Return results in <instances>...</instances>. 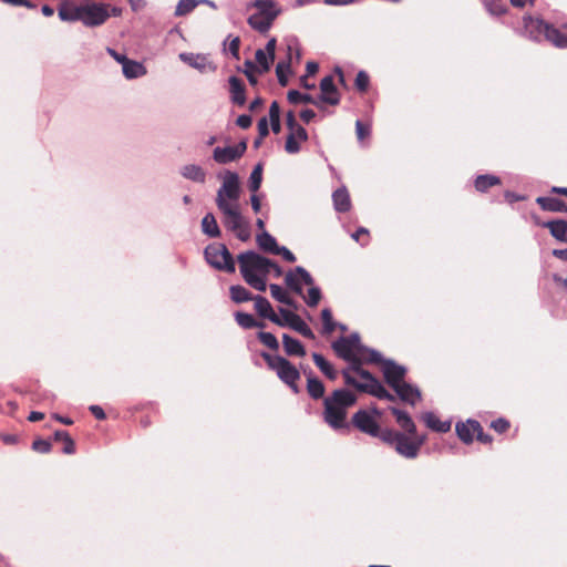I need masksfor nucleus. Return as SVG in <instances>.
<instances>
[{
  "instance_id": "23",
  "label": "nucleus",
  "mask_w": 567,
  "mask_h": 567,
  "mask_svg": "<svg viewBox=\"0 0 567 567\" xmlns=\"http://www.w3.org/2000/svg\"><path fill=\"white\" fill-rule=\"evenodd\" d=\"M229 90L233 103L243 106L246 103V90L241 80L231 75L229 78Z\"/></svg>"
},
{
  "instance_id": "7",
  "label": "nucleus",
  "mask_w": 567,
  "mask_h": 567,
  "mask_svg": "<svg viewBox=\"0 0 567 567\" xmlns=\"http://www.w3.org/2000/svg\"><path fill=\"white\" fill-rule=\"evenodd\" d=\"M261 357L268 368L275 371L277 377L287 384L293 393H299L297 382L300 379V372L289 360L281 355H272L268 352H262Z\"/></svg>"
},
{
  "instance_id": "11",
  "label": "nucleus",
  "mask_w": 567,
  "mask_h": 567,
  "mask_svg": "<svg viewBox=\"0 0 567 567\" xmlns=\"http://www.w3.org/2000/svg\"><path fill=\"white\" fill-rule=\"evenodd\" d=\"M287 51V61H280L276 65V75L281 86H286L288 84L291 60L296 58L297 62H299L301 59L300 45L296 38L288 41Z\"/></svg>"
},
{
  "instance_id": "16",
  "label": "nucleus",
  "mask_w": 567,
  "mask_h": 567,
  "mask_svg": "<svg viewBox=\"0 0 567 567\" xmlns=\"http://www.w3.org/2000/svg\"><path fill=\"white\" fill-rule=\"evenodd\" d=\"M317 100L319 101V107L321 103L329 105H338L340 103V93L334 85L332 75H327L320 81V95Z\"/></svg>"
},
{
  "instance_id": "28",
  "label": "nucleus",
  "mask_w": 567,
  "mask_h": 567,
  "mask_svg": "<svg viewBox=\"0 0 567 567\" xmlns=\"http://www.w3.org/2000/svg\"><path fill=\"white\" fill-rule=\"evenodd\" d=\"M422 419L426 426L435 432L446 433L451 430V422L441 421L433 412L424 413Z\"/></svg>"
},
{
  "instance_id": "52",
  "label": "nucleus",
  "mask_w": 567,
  "mask_h": 567,
  "mask_svg": "<svg viewBox=\"0 0 567 567\" xmlns=\"http://www.w3.org/2000/svg\"><path fill=\"white\" fill-rule=\"evenodd\" d=\"M370 83V79L367 72L359 71L355 76V86L359 91L364 92L367 91Z\"/></svg>"
},
{
  "instance_id": "15",
  "label": "nucleus",
  "mask_w": 567,
  "mask_h": 567,
  "mask_svg": "<svg viewBox=\"0 0 567 567\" xmlns=\"http://www.w3.org/2000/svg\"><path fill=\"white\" fill-rule=\"evenodd\" d=\"M382 372L385 382L393 390L402 384L406 374V369L403 365L396 364L392 360H386L383 362Z\"/></svg>"
},
{
  "instance_id": "57",
  "label": "nucleus",
  "mask_w": 567,
  "mask_h": 567,
  "mask_svg": "<svg viewBox=\"0 0 567 567\" xmlns=\"http://www.w3.org/2000/svg\"><path fill=\"white\" fill-rule=\"evenodd\" d=\"M491 426L497 433H504L509 429V422L503 417H499L491 423Z\"/></svg>"
},
{
  "instance_id": "19",
  "label": "nucleus",
  "mask_w": 567,
  "mask_h": 567,
  "mask_svg": "<svg viewBox=\"0 0 567 567\" xmlns=\"http://www.w3.org/2000/svg\"><path fill=\"white\" fill-rule=\"evenodd\" d=\"M394 391L396 395L400 398V400L413 406L416 404L417 401L421 400L420 390L408 382H403L398 388H395Z\"/></svg>"
},
{
  "instance_id": "55",
  "label": "nucleus",
  "mask_w": 567,
  "mask_h": 567,
  "mask_svg": "<svg viewBox=\"0 0 567 567\" xmlns=\"http://www.w3.org/2000/svg\"><path fill=\"white\" fill-rule=\"evenodd\" d=\"M355 133L359 141H363L369 137L371 134L370 126L368 124L362 123L360 120L355 122Z\"/></svg>"
},
{
  "instance_id": "1",
  "label": "nucleus",
  "mask_w": 567,
  "mask_h": 567,
  "mask_svg": "<svg viewBox=\"0 0 567 567\" xmlns=\"http://www.w3.org/2000/svg\"><path fill=\"white\" fill-rule=\"evenodd\" d=\"M240 185L236 173L227 171L223 184L217 190L216 205L223 214L224 226L241 241L250 239L249 221L244 218L239 207Z\"/></svg>"
},
{
  "instance_id": "3",
  "label": "nucleus",
  "mask_w": 567,
  "mask_h": 567,
  "mask_svg": "<svg viewBox=\"0 0 567 567\" xmlns=\"http://www.w3.org/2000/svg\"><path fill=\"white\" fill-rule=\"evenodd\" d=\"M357 403V395L347 389H337L323 399V420L333 430L348 429V409Z\"/></svg>"
},
{
  "instance_id": "44",
  "label": "nucleus",
  "mask_w": 567,
  "mask_h": 567,
  "mask_svg": "<svg viewBox=\"0 0 567 567\" xmlns=\"http://www.w3.org/2000/svg\"><path fill=\"white\" fill-rule=\"evenodd\" d=\"M256 62L258 64V72L265 73L269 71L271 63L275 59H271L270 55H268L262 49H258L255 54Z\"/></svg>"
},
{
  "instance_id": "48",
  "label": "nucleus",
  "mask_w": 567,
  "mask_h": 567,
  "mask_svg": "<svg viewBox=\"0 0 567 567\" xmlns=\"http://www.w3.org/2000/svg\"><path fill=\"white\" fill-rule=\"evenodd\" d=\"M279 313L280 316H278V322H274L275 324L279 326V327H290L291 326V322H293V320L298 317L297 313L288 310V309H285V308H279Z\"/></svg>"
},
{
  "instance_id": "51",
  "label": "nucleus",
  "mask_w": 567,
  "mask_h": 567,
  "mask_svg": "<svg viewBox=\"0 0 567 567\" xmlns=\"http://www.w3.org/2000/svg\"><path fill=\"white\" fill-rule=\"evenodd\" d=\"M321 319H322V322H323V330H324V332L326 333L333 332L334 328H336V323L333 322L332 312H331L330 309L324 308L321 311Z\"/></svg>"
},
{
  "instance_id": "27",
  "label": "nucleus",
  "mask_w": 567,
  "mask_h": 567,
  "mask_svg": "<svg viewBox=\"0 0 567 567\" xmlns=\"http://www.w3.org/2000/svg\"><path fill=\"white\" fill-rule=\"evenodd\" d=\"M282 344L285 352L288 355H296V357H305L306 355V349L303 344L298 340L289 334L285 333L282 336Z\"/></svg>"
},
{
  "instance_id": "56",
  "label": "nucleus",
  "mask_w": 567,
  "mask_h": 567,
  "mask_svg": "<svg viewBox=\"0 0 567 567\" xmlns=\"http://www.w3.org/2000/svg\"><path fill=\"white\" fill-rule=\"evenodd\" d=\"M300 141L295 138L293 135H288L285 143V150L289 154H296L300 151Z\"/></svg>"
},
{
  "instance_id": "30",
  "label": "nucleus",
  "mask_w": 567,
  "mask_h": 567,
  "mask_svg": "<svg viewBox=\"0 0 567 567\" xmlns=\"http://www.w3.org/2000/svg\"><path fill=\"white\" fill-rule=\"evenodd\" d=\"M82 9L81 6L64 4L59 9V17L62 21L74 22L82 21Z\"/></svg>"
},
{
  "instance_id": "8",
  "label": "nucleus",
  "mask_w": 567,
  "mask_h": 567,
  "mask_svg": "<svg viewBox=\"0 0 567 567\" xmlns=\"http://www.w3.org/2000/svg\"><path fill=\"white\" fill-rule=\"evenodd\" d=\"M204 255L206 261L214 268L230 274L235 272V260L224 244L213 243L208 245L205 248Z\"/></svg>"
},
{
  "instance_id": "40",
  "label": "nucleus",
  "mask_w": 567,
  "mask_h": 567,
  "mask_svg": "<svg viewBox=\"0 0 567 567\" xmlns=\"http://www.w3.org/2000/svg\"><path fill=\"white\" fill-rule=\"evenodd\" d=\"M257 244L260 247V249L271 254H274L275 250L278 248L276 238L267 231H262L261 234L257 235Z\"/></svg>"
},
{
  "instance_id": "31",
  "label": "nucleus",
  "mask_w": 567,
  "mask_h": 567,
  "mask_svg": "<svg viewBox=\"0 0 567 567\" xmlns=\"http://www.w3.org/2000/svg\"><path fill=\"white\" fill-rule=\"evenodd\" d=\"M312 359L318 369L330 380H336L338 378V371L333 368V365L324 359L320 353H312Z\"/></svg>"
},
{
  "instance_id": "34",
  "label": "nucleus",
  "mask_w": 567,
  "mask_h": 567,
  "mask_svg": "<svg viewBox=\"0 0 567 567\" xmlns=\"http://www.w3.org/2000/svg\"><path fill=\"white\" fill-rule=\"evenodd\" d=\"M181 173L185 178L197 183H204L206 178L204 169L195 164L185 165Z\"/></svg>"
},
{
  "instance_id": "13",
  "label": "nucleus",
  "mask_w": 567,
  "mask_h": 567,
  "mask_svg": "<svg viewBox=\"0 0 567 567\" xmlns=\"http://www.w3.org/2000/svg\"><path fill=\"white\" fill-rule=\"evenodd\" d=\"M247 150L246 141H241L236 145L226 147H216L213 152V158L219 164H227L240 158Z\"/></svg>"
},
{
  "instance_id": "29",
  "label": "nucleus",
  "mask_w": 567,
  "mask_h": 567,
  "mask_svg": "<svg viewBox=\"0 0 567 567\" xmlns=\"http://www.w3.org/2000/svg\"><path fill=\"white\" fill-rule=\"evenodd\" d=\"M334 209L339 213H346L351 208V200L348 190L342 187L332 194Z\"/></svg>"
},
{
  "instance_id": "63",
  "label": "nucleus",
  "mask_w": 567,
  "mask_h": 567,
  "mask_svg": "<svg viewBox=\"0 0 567 567\" xmlns=\"http://www.w3.org/2000/svg\"><path fill=\"white\" fill-rule=\"evenodd\" d=\"M485 6L488 12L494 16H499L505 12V9L503 8L502 4L486 2Z\"/></svg>"
},
{
  "instance_id": "60",
  "label": "nucleus",
  "mask_w": 567,
  "mask_h": 567,
  "mask_svg": "<svg viewBox=\"0 0 567 567\" xmlns=\"http://www.w3.org/2000/svg\"><path fill=\"white\" fill-rule=\"evenodd\" d=\"M62 443H63V449H62V452L64 454H73L75 452V444H74V441L73 439L69 435H66L63 440H62Z\"/></svg>"
},
{
  "instance_id": "45",
  "label": "nucleus",
  "mask_w": 567,
  "mask_h": 567,
  "mask_svg": "<svg viewBox=\"0 0 567 567\" xmlns=\"http://www.w3.org/2000/svg\"><path fill=\"white\" fill-rule=\"evenodd\" d=\"M289 328L299 332L305 338L315 339V333L312 332L310 327L305 322V320L299 315L293 320V322H291V326Z\"/></svg>"
},
{
  "instance_id": "4",
  "label": "nucleus",
  "mask_w": 567,
  "mask_h": 567,
  "mask_svg": "<svg viewBox=\"0 0 567 567\" xmlns=\"http://www.w3.org/2000/svg\"><path fill=\"white\" fill-rule=\"evenodd\" d=\"M238 264L244 280L251 288L261 292L266 291L271 260L252 250H248L238 255Z\"/></svg>"
},
{
  "instance_id": "17",
  "label": "nucleus",
  "mask_w": 567,
  "mask_h": 567,
  "mask_svg": "<svg viewBox=\"0 0 567 567\" xmlns=\"http://www.w3.org/2000/svg\"><path fill=\"white\" fill-rule=\"evenodd\" d=\"M179 59L184 63L188 64L189 66L196 70H199L200 72H205L207 70H215V66H213L212 62L204 54L183 52L179 54Z\"/></svg>"
},
{
  "instance_id": "54",
  "label": "nucleus",
  "mask_w": 567,
  "mask_h": 567,
  "mask_svg": "<svg viewBox=\"0 0 567 567\" xmlns=\"http://www.w3.org/2000/svg\"><path fill=\"white\" fill-rule=\"evenodd\" d=\"M32 449H33V451H35L38 453L45 454L51 451L52 444L48 440L39 439V440L33 441Z\"/></svg>"
},
{
  "instance_id": "9",
  "label": "nucleus",
  "mask_w": 567,
  "mask_h": 567,
  "mask_svg": "<svg viewBox=\"0 0 567 567\" xmlns=\"http://www.w3.org/2000/svg\"><path fill=\"white\" fill-rule=\"evenodd\" d=\"M352 388L361 393H368L380 400L395 401V396L391 394L370 372H362V379L359 380Z\"/></svg>"
},
{
  "instance_id": "42",
  "label": "nucleus",
  "mask_w": 567,
  "mask_h": 567,
  "mask_svg": "<svg viewBox=\"0 0 567 567\" xmlns=\"http://www.w3.org/2000/svg\"><path fill=\"white\" fill-rule=\"evenodd\" d=\"M270 295L277 301L286 305V306H295L293 300L288 296L287 291L277 284H271L269 286Z\"/></svg>"
},
{
  "instance_id": "37",
  "label": "nucleus",
  "mask_w": 567,
  "mask_h": 567,
  "mask_svg": "<svg viewBox=\"0 0 567 567\" xmlns=\"http://www.w3.org/2000/svg\"><path fill=\"white\" fill-rule=\"evenodd\" d=\"M287 100L291 104L309 103L319 107V101L317 99L310 94L301 93L297 90H290L287 94Z\"/></svg>"
},
{
  "instance_id": "33",
  "label": "nucleus",
  "mask_w": 567,
  "mask_h": 567,
  "mask_svg": "<svg viewBox=\"0 0 567 567\" xmlns=\"http://www.w3.org/2000/svg\"><path fill=\"white\" fill-rule=\"evenodd\" d=\"M122 71L127 79H137L146 74V68L141 62L130 59L124 63Z\"/></svg>"
},
{
  "instance_id": "41",
  "label": "nucleus",
  "mask_w": 567,
  "mask_h": 567,
  "mask_svg": "<svg viewBox=\"0 0 567 567\" xmlns=\"http://www.w3.org/2000/svg\"><path fill=\"white\" fill-rule=\"evenodd\" d=\"M230 298L236 303L246 302L252 300L255 297L247 290L245 287L240 285H234L229 288Z\"/></svg>"
},
{
  "instance_id": "5",
  "label": "nucleus",
  "mask_w": 567,
  "mask_h": 567,
  "mask_svg": "<svg viewBox=\"0 0 567 567\" xmlns=\"http://www.w3.org/2000/svg\"><path fill=\"white\" fill-rule=\"evenodd\" d=\"M285 282L287 287L299 296H303L302 284L309 286L307 297H303L309 307H316L321 299V291L313 286V278L303 267L297 266L293 270L286 274Z\"/></svg>"
},
{
  "instance_id": "6",
  "label": "nucleus",
  "mask_w": 567,
  "mask_h": 567,
  "mask_svg": "<svg viewBox=\"0 0 567 567\" xmlns=\"http://www.w3.org/2000/svg\"><path fill=\"white\" fill-rule=\"evenodd\" d=\"M525 30L534 40H539L543 35L547 41L555 47L565 49L567 48V35L560 32L553 24L544 21L543 19L528 17L525 19Z\"/></svg>"
},
{
  "instance_id": "39",
  "label": "nucleus",
  "mask_w": 567,
  "mask_h": 567,
  "mask_svg": "<svg viewBox=\"0 0 567 567\" xmlns=\"http://www.w3.org/2000/svg\"><path fill=\"white\" fill-rule=\"evenodd\" d=\"M498 184H501L499 177L489 174L477 176L474 183L475 188L482 193Z\"/></svg>"
},
{
  "instance_id": "47",
  "label": "nucleus",
  "mask_w": 567,
  "mask_h": 567,
  "mask_svg": "<svg viewBox=\"0 0 567 567\" xmlns=\"http://www.w3.org/2000/svg\"><path fill=\"white\" fill-rule=\"evenodd\" d=\"M401 435H402L401 432L390 430V429L381 430V427H379V434L377 437L381 439L382 442L395 447Z\"/></svg>"
},
{
  "instance_id": "14",
  "label": "nucleus",
  "mask_w": 567,
  "mask_h": 567,
  "mask_svg": "<svg viewBox=\"0 0 567 567\" xmlns=\"http://www.w3.org/2000/svg\"><path fill=\"white\" fill-rule=\"evenodd\" d=\"M424 436L412 440L409 434L406 435L402 433L394 449L401 456L412 460L419 455L420 449L424 444Z\"/></svg>"
},
{
  "instance_id": "49",
  "label": "nucleus",
  "mask_w": 567,
  "mask_h": 567,
  "mask_svg": "<svg viewBox=\"0 0 567 567\" xmlns=\"http://www.w3.org/2000/svg\"><path fill=\"white\" fill-rule=\"evenodd\" d=\"M197 6L195 0H179L175 8V16L182 17L193 11Z\"/></svg>"
},
{
  "instance_id": "32",
  "label": "nucleus",
  "mask_w": 567,
  "mask_h": 567,
  "mask_svg": "<svg viewBox=\"0 0 567 567\" xmlns=\"http://www.w3.org/2000/svg\"><path fill=\"white\" fill-rule=\"evenodd\" d=\"M202 230L205 235L210 238H217L220 236V229L217 224L215 216L212 213H207L202 219Z\"/></svg>"
},
{
  "instance_id": "36",
  "label": "nucleus",
  "mask_w": 567,
  "mask_h": 567,
  "mask_svg": "<svg viewBox=\"0 0 567 567\" xmlns=\"http://www.w3.org/2000/svg\"><path fill=\"white\" fill-rule=\"evenodd\" d=\"M359 357L361 359V365L363 363H381L383 365L385 361L379 351L367 348L363 344L361 346Z\"/></svg>"
},
{
  "instance_id": "21",
  "label": "nucleus",
  "mask_w": 567,
  "mask_h": 567,
  "mask_svg": "<svg viewBox=\"0 0 567 567\" xmlns=\"http://www.w3.org/2000/svg\"><path fill=\"white\" fill-rule=\"evenodd\" d=\"M254 307L256 312L265 319L270 320L271 322H278V315L274 311L271 303L267 298L262 296H256L254 299Z\"/></svg>"
},
{
  "instance_id": "64",
  "label": "nucleus",
  "mask_w": 567,
  "mask_h": 567,
  "mask_svg": "<svg viewBox=\"0 0 567 567\" xmlns=\"http://www.w3.org/2000/svg\"><path fill=\"white\" fill-rule=\"evenodd\" d=\"M89 410L97 420H104L106 417L104 410L100 405H91Z\"/></svg>"
},
{
  "instance_id": "58",
  "label": "nucleus",
  "mask_w": 567,
  "mask_h": 567,
  "mask_svg": "<svg viewBox=\"0 0 567 567\" xmlns=\"http://www.w3.org/2000/svg\"><path fill=\"white\" fill-rule=\"evenodd\" d=\"M275 255H281L282 258L288 262H295L296 256L285 246H278V248L274 252Z\"/></svg>"
},
{
  "instance_id": "46",
  "label": "nucleus",
  "mask_w": 567,
  "mask_h": 567,
  "mask_svg": "<svg viewBox=\"0 0 567 567\" xmlns=\"http://www.w3.org/2000/svg\"><path fill=\"white\" fill-rule=\"evenodd\" d=\"M262 182V166L261 164H257L249 176V189L252 193L259 190Z\"/></svg>"
},
{
  "instance_id": "18",
  "label": "nucleus",
  "mask_w": 567,
  "mask_h": 567,
  "mask_svg": "<svg viewBox=\"0 0 567 567\" xmlns=\"http://www.w3.org/2000/svg\"><path fill=\"white\" fill-rule=\"evenodd\" d=\"M456 433L461 441L468 444L472 443L478 430H482L480 422L467 420L466 422H458L455 426Z\"/></svg>"
},
{
  "instance_id": "25",
  "label": "nucleus",
  "mask_w": 567,
  "mask_h": 567,
  "mask_svg": "<svg viewBox=\"0 0 567 567\" xmlns=\"http://www.w3.org/2000/svg\"><path fill=\"white\" fill-rule=\"evenodd\" d=\"M274 21L271 17L264 16L257 11L248 18L250 28L260 33H266L271 28Z\"/></svg>"
},
{
  "instance_id": "43",
  "label": "nucleus",
  "mask_w": 567,
  "mask_h": 567,
  "mask_svg": "<svg viewBox=\"0 0 567 567\" xmlns=\"http://www.w3.org/2000/svg\"><path fill=\"white\" fill-rule=\"evenodd\" d=\"M269 122L271 130L275 134H278L281 130L280 124V107L278 102L274 101L269 107Z\"/></svg>"
},
{
  "instance_id": "22",
  "label": "nucleus",
  "mask_w": 567,
  "mask_h": 567,
  "mask_svg": "<svg viewBox=\"0 0 567 567\" xmlns=\"http://www.w3.org/2000/svg\"><path fill=\"white\" fill-rule=\"evenodd\" d=\"M549 229L550 235L560 243H567V221L564 219L549 220L542 224Z\"/></svg>"
},
{
  "instance_id": "59",
  "label": "nucleus",
  "mask_w": 567,
  "mask_h": 567,
  "mask_svg": "<svg viewBox=\"0 0 567 567\" xmlns=\"http://www.w3.org/2000/svg\"><path fill=\"white\" fill-rule=\"evenodd\" d=\"M288 135H293L295 138H297L298 141H301V142H305L308 140V133L300 124L298 126L293 127V130H289Z\"/></svg>"
},
{
  "instance_id": "61",
  "label": "nucleus",
  "mask_w": 567,
  "mask_h": 567,
  "mask_svg": "<svg viewBox=\"0 0 567 567\" xmlns=\"http://www.w3.org/2000/svg\"><path fill=\"white\" fill-rule=\"evenodd\" d=\"M257 127L260 140H264L269 134L268 120L266 117H261L258 121Z\"/></svg>"
},
{
  "instance_id": "20",
  "label": "nucleus",
  "mask_w": 567,
  "mask_h": 567,
  "mask_svg": "<svg viewBox=\"0 0 567 567\" xmlns=\"http://www.w3.org/2000/svg\"><path fill=\"white\" fill-rule=\"evenodd\" d=\"M391 413L395 416V421L398 425L406 432L410 436H415L416 434V426L414 421L412 420L411 415L402 411L398 408L391 406L390 408Z\"/></svg>"
},
{
  "instance_id": "10",
  "label": "nucleus",
  "mask_w": 567,
  "mask_h": 567,
  "mask_svg": "<svg viewBox=\"0 0 567 567\" xmlns=\"http://www.w3.org/2000/svg\"><path fill=\"white\" fill-rule=\"evenodd\" d=\"M380 416L381 412L377 408H373L371 411L359 410L352 416V424L360 432L374 437L379 434L380 425L378 423V417Z\"/></svg>"
},
{
  "instance_id": "53",
  "label": "nucleus",
  "mask_w": 567,
  "mask_h": 567,
  "mask_svg": "<svg viewBox=\"0 0 567 567\" xmlns=\"http://www.w3.org/2000/svg\"><path fill=\"white\" fill-rule=\"evenodd\" d=\"M244 66H245L244 72H245L249 83L252 85L257 84V78L254 74L255 71H258L256 64L252 61L247 60V61H245Z\"/></svg>"
},
{
  "instance_id": "35",
  "label": "nucleus",
  "mask_w": 567,
  "mask_h": 567,
  "mask_svg": "<svg viewBox=\"0 0 567 567\" xmlns=\"http://www.w3.org/2000/svg\"><path fill=\"white\" fill-rule=\"evenodd\" d=\"M236 322L244 329H252V328H264L265 323L261 321H257L252 315L246 312H236L235 313Z\"/></svg>"
},
{
  "instance_id": "62",
  "label": "nucleus",
  "mask_w": 567,
  "mask_h": 567,
  "mask_svg": "<svg viewBox=\"0 0 567 567\" xmlns=\"http://www.w3.org/2000/svg\"><path fill=\"white\" fill-rule=\"evenodd\" d=\"M251 116L248 114H241L236 120V124L243 130L249 128L251 126Z\"/></svg>"
},
{
  "instance_id": "26",
  "label": "nucleus",
  "mask_w": 567,
  "mask_h": 567,
  "mask_svg": "<svg viewBox=\"0 0 567 567\" xmlns=\"http://www.w3.org/2000/svg\"><path fill=\"white\" fill-rule=\"evenodd\" d=\"M252 7L257 9V12H259L264 16L271 17V19H274V20L281 12L280 7L274 0H256L252 3Z\"/></svg>"
},
{
  "instance_id": "24",
  "label": "nucleus",
  "mask_w": 567,
  "mask_h": 567,
  "mask_svg": "<svg viewBox=\"0 0 567 567\" xmlns=\"http://www.w3.org/2000/svg\"><path fill=\"white\" fill-rule=\"evenodd\" d=\"M536 203L543 210L554 212V213H566L567 204L557 197H538Z\"/></svg>"
},
{
  "instance_id": "50",
  "label": "nucleus",
  "mask_w": 567,
  "mask_h": 567,
  "mask_svg": "<svg viewBox=\"0 0 567 567\" xmlns=\"http://www.w3.org/2000/svg\"><path fill=\"white\" fill-rule=\"evenodd\" d=\"M258 339L260 340V342L262 344H265L266 347H268L271 350L276 351L279 349V342H278L277 338L270 332L260 331L258 333Z\"/></svg>"
},
{
  "instance_id": "2",
  "label": "nucleus",
  "mask_w": 567,
  "mask_h": 567,
  "mask_svg": "<svg viewBox=\"0 0 567 567\" xmlns=\"http://www.w3.org/2000/svg\"><path fill=\"white\" fill-rule=\"evenodd\" d=\"M361 346L358 333H352L349 337H341L332 343V349L337 355L349 362V365L341 372L344 383L348 386H353L359 381L354 375H358L361 380L362 372H368L361 368V359L359 357Z\"/></svg>"
},
{
  "instance_id": "12",
  "label": "nucleus",
  "mask_w": 567,
  "mask_h": 567,
  "mask_svg": "<svg viewBox=\"0 0 567 567\" xmlns=\"http://www.w3.org/2000/svg\"><path fill=\"white\" fill-rule=\"evenodd\" d=\"M110 17L109 6L104 3H85L82 9V23L86 27L103 24Z\"/></svg>"
},
{
  "instance_id": "38",
  "label": "nucleus",
  "mask_w": 567,
  "mask_h": 567,
  "mask_svg": "<svg viewBox=\"0 0 567 567\" xmlns=\"http://www.w3.org/2000/svg\"><path fill=\"white\" fill-rule=\"evenodd\" d=\"M307 391L313 400H319L323 398L324 385L318 378L309 375L307 380Z\"/></svg>"
}]
</instances>
